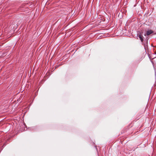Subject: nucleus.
Masks as SVG:
<instances>
[{"instance_id":"obj_2","label":"nucleus","mask_w":156,"mask_h":156,"mask_svg":"<svg viewBox=\"0 0 156 156\" xmlns=\"http://www.w3.org/2000/svg\"><path fill=\"white\" fill-rule=\"evenodd\" d=\"M153 33V31L151 30H150L147 31V35H149Z\"/></svg>"},{"instance_id":"obj_1","label":"nucleus","mask_w":156,"mask_h":156,"mask_svg":"<svg viewBox=\"0 0 156 156\" xmlns=\"http://www.w3.org/2000/svg\"><path fill=\"white\" fill-rule=\"evenodd\" d=\"M138 37H139V39L142 42H143V38L144 37L142 34L140 32L139 33H138V34H137Z\"/></svg>"}]
</instances>
